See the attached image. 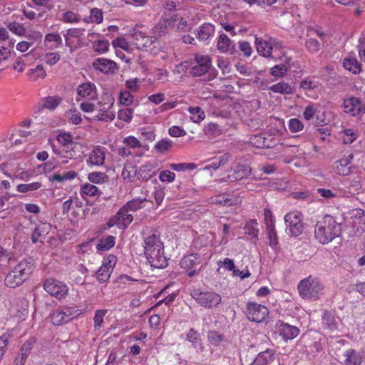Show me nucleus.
Returning <instances> with one entry per match:
<instances>
[{
  "label": "nucleus",
  "mask_w": 365,
  "mask_h": 365,
  "mask_svg": "<svg viewBox=\"0 0 365 365\" xmlns=\"http://www.w3.org/2000/svg\"><path fill=\"white\" fill-rule=\"evenodd\" d=\"M267 233L269 241V245L273 247L278 244V238L277 235V232L274 229V226L267 228Z\"/></svg>",
  "instance_id": "obj_61"
},
{
  "label": "nucleus",
  "mask_w": 365,
  "mask_h": 365,
  "mask_svg": "<svg viewBox=\"0 0 365 365\" xmlns=\"http://www.w3.org/2000/svg\"><path fill=\"white\" fill-rule=\"evenodd\" d=\"M121 175L124 180H128L132 182L137 175V169L131 164H125Z\"/></svg>",
  "instance_id": "obj_37"
},
{
  "label": "nucleus",
  "mask_w": 365,
  "mask_h": 365,
  "mask_svg": "<svg viewBox=\"0 0 365 365\" xmlns=\"http://www.w3.org/2000/svg\"><path fill=\"white\" fill-rule=\"evenodd\" d=\"M172 30L177 31H189L187 21L178 14H174L170 16Z\"/></svg>",
  "instance_id": "obj_26"
},
{
  "label": "nucleus",
  "mask_w": 365,
  "mask_h": 365,
  "mask_svg": "<svg viewBox=\"0 0 365 365\" xmlns=\"http://www.w3.org/2000/svg\"><path fill=\"white\" fill-rule=\"evenodd\" d=\"M14 268L27 279L34 269V260L32 257H26L21 260Z\"/></svg>",
  "instance_id": "obj_19"
},
{
  "label": "nucleus",
  "mask_w": 365,
  "mask_h": 365,
  "mask_svg": "<svg viewBox=\"0 0 365 365\" xmlns=\"http://www.w3.org/2000/svg\"><path fill=\"white\" fill-rule=\"evenodd\" d=\"M112 44L113 47H119L124 51H128L130 47V43L124 38L122 37H119L113 40Z\"/></svg>",
  "instance_id": "obj_63"
},
{
  "label": "nucleus",
  "mask_w": 365,
  "mask_h": 365,
  "mask_svg": "<svg viewBox=\"0 0 365 365\" xmlns=\"http://www.w3.org/2000/svg\"><path fill=\"white\" fill-rule=\"evenodd\" d=\"M344 111L352 116H357L365 113V106L359 98L351 97L344 101Z\"/></svg>",
  "instance_id": "obj_12"
},
{
  "label": "nucleus",
  "mask_w": 365,
  "mask_h": 365,
  "mask_svg": "<svg viewBox=\"0 0 365 365\" xmlns=\"http://www.w3.org/2000/svg\"><path fill=\"white\" fill-rule=\"evenodd\" d=\"M113 106L110 103L108 106V109ZM99 120H113L115 118V114L113 112L109 110H100L98 114L96 116Z\"/></svg>",
  "instance_id": "obj_53"
},
{
  "label": "nucleus",
  "mask_w": 365,
  "mask_h": 365,
  "mask_svg": "<svg viewBox=\"0 0 365 365\" xmlns=\"http://www.w3.org/2000/svg\"><path fill=\"white\" fill-rule=\"evenodd\" d=\"M81 191L83 194L89 196H96L98 194V187L93 185L86 183L82 186Z\"/></svg>",
  "instance_id": "obj_60"
},
{
  "label": "nucleus",
  "mask_w": 365,
  "mask_h": 365,
  "mask_svg": "<svg viewBox=\"0 0 365 365\" xmlns=\"http://www.w3.org/2000/svg\"><path fill=\"white\" fill-rule=\"evenodd\" d=\"M342 225L336 219L329 215H326L319 220L314 229V235L318 241L323 244H328L341 234Z\"/></svg>",
  "instance_id": "obj_1"
},
{
  "label": "nucleus",
  "mask_w": 365,
  "mask_h": 365,
  "mask_svg": "<svg viewBox=\"0 0 365 365\" xmlns=\"http://www.w3.org/2000/svg\"><path fill=\"white\" fill-rule=\"evenodd\" d=\"M58 142L63 146H68L75 143L73 141V136L68 133H60L57 136Z\"/></svg>",
  "instance_id": "obj_56"
},
{
  "label": "nucleus",
  "mask_w": 365,
  "mask_h": 365,
  "mask_svg": "<svg viewBox=\"0 0 365 365\" xmlns=\"http://www.w3.org/2000/svg\"><path fill=\"white\" fill-rule=\"evenodd\" d=\"M217 50L222 53H225L228 51V37L225 34H221L217 39Z\"/></svg>",
  "instance_id": "obj_41"
},
{
  "label": "nucleus",
  "mask_w": 365,
  "mask_h": 365,
  "mask_svg": "<svg viewBox=\"0 0 365 365\" xmlns=\"http://www.w3.org/2000/svg\"><path fill=\"white\" fill-rule=\"evenodd\" d=\"M29 74L31 77L34 76V80H36L38 78H43L46 76V72L43 66L41 64L37 65L35 68L30 69Z\"/></svg>",
  "instance_id": "obj_58"
},
{
  "label": "nucleus",
  "mask_w": 365,
  "mask_h": 365,
  "mask_svg": "<svg viewBox=\"0 0 365 365\" xmlns=\"http://www.w3.org/2000/svg\"><path fill=\"white\" fill-rule=\"evenodd\" d=\"M48 233V225L46 224H41L36 226L31 235V241L33 243L38 242L40 237L45 236Z\"/></svg>",
  "instance_id": "obj_33"
},
{
  "label": "nucleus",
  "mask_w": 365,
  "mask_h": 365,
  "mask_svg": "<svg viewBox=\"0 0 365 365\" xmlns=\"http://www.w3.org/2000/svg\"><path fill=\"white\" fill-rule=\"evenodd\" d=\"M305 47L311 53H317L321 48L320 43L315 38H309L305 41Z\"/></svg>",
  "instance_id": "obj_44"
},
{
  "label": "nucleus",
  "mask_w": 365,
  "mask_h": 365,
  "mask_svg": "<svg viewBox=\"0 0 365 365\" xmlns=\"http://www.w3.org/2000/svg\"><path fill=\"white\" fill-rule=\"evenodd\" d=\"M41 187V183L39 182H34L30 184H20L17 186V190L19 192L25 193L29 191L36 190Z\"/></svg>",
  "instance_id": "obj_47"
},
{
  "label": "nucleus",
  "mask_w": 365,
  "mask_h": 365,
  "mask_svg": "<svg viewBox=\"0 0 365 365\" xmlns=\"http://www.w3.org/2000/svg\"><path fill=\"white\" fill-rule=\"evenodd\" d=\"M105 161V152L103 148H95L90 154L89 163L93 165H101Z\"/></svg>",
  "instance_id": "obj_29"
},
{
  "label": "nucleus",
  "mask_w": 365,
  "mask_h": 365,
  "mask_svg": "<svg viewBox=\"0 0 365 365\" xmlns=\"http://www.w3.org/2000/svg\"><path fill=\"white\" fill-rule=\"evenodd\" d=\"M93 66L96 69L99 70L101 72L107 73H114V71L116 69V63L111 60L99 58L96 59L93 63Z\"/></svg>",
  "instance_id": "obj_20"
},
{
  "label": "nucleus",
  "mask_w": 365,
  "mask_h": 365,
  "mask_svg": "<svg viewBox=\"0 0 365 365\" xmlns=\"http://www.w3.org/2000/svg\"><path fill=\"white\" fill-rule=\"evenodd\" d=\"M284 219L287 234L292 237H297L302 233L304 227L302 222V215L300 212H290L285 215Z\"/></svg>",
  "instance_id": "obj_4"
},
{
  "label": "nucleus",
  "mask_w": 365,
  "mask_h": 365,
  "mask_svg": "<svg viewBox=\"0 0 365 365\" xmlns=\"http://www.w3.org/2000/svg\"><path fill=\"white\" fill-rule=\"evenodd\" d=\"M214 33V26L208 23L203 24L195 31L197 38L200 41L207 40L210 36H213Z\"/></svg>",
  "instance_id": "obj_22"
},
{
  "label": "nucleus",
  "mask_w": 365,
  "mask_h": 365,
  "mask_svg": "<svg viewBox=\"0 0 365 365\" xmlns=\"http://www.w3.org/2000/svg\"><path fill=\"white\" fill-rule=\"evenodd\" d=\"M322 325L324 329L331 331L337 329V322L331 312L326 311L322 316Z\"/></svg>",
  "instance_id": "obj_30"
},
{
  "label": "nucleus",
  "mask_w": 365,
  "mask_h": 365,
  "mask_svg": "<svg viewBox=\"0 0 365 365\" xmlns=\"http://www.w3.org/2000/svg\"><path fill=\"white\" fill-rule=\"evenodd\" d=\"M228 161V155L225 154L223 156L220 157V159H217L214 160L211 164L207 165L205 169H217L220 167H223L226 165Z\"/></svg>",
  "instance_id": "obj_55"
},
{
  "label": "nucleus",
  "mask_w": 365,
  "mask_h": 365,
  "mask_svg": "<svg viewBox=\"0 0 365 365\" xmlns=\"http://www.w3.org/2000/svg\"><path fill=\"white\" fill-rule=\"evenodd\" d=\"M90 19L92 23L101 24L103 19L102 10L98 8L91 9L90 11Z\"/></svg>",
  "instance_id": "obj_50"
},
{
  "label": "nucleus",
  "mask_w": 365,
  "mask_h": 365,
  "mask_svg": "<svg viewBox=\"0 0 365 365\" xmlns=\"http://www.w3.org/2000/svg\"><path fill=\"white\" fill-rule=\"evenodd\" d=\"M61 20L66 23H78L81 16L73 11H67L62 14Z\"/></svg>",
  "instance_id": "obj_52"
},
{
  "label": "nucleus",
  "mask_w": 365,
  "mask_h": 365,
  "mask_svg": "<svg viewBox=\"0 0 365 365\" xmlns=\"http://www.w3.org/2000/svg\"><path fill=\"white\" fill-rule=\"evenodd\" d=\"M186 340L192 344V346L196 348L201 341L200 334L193 328L190 329L186 336Z\"/></svg>",
  "instance_id": "obj_40"
},
{
  "label": "nucleus",
  "mask_w": 365,
  "mask_h": 365,
  "mask_svg": "<svg viewBox=\"0 0 365 365\" xmlns=\"http://www.w3.org/2000/svg\"><path fill=\"white\" fill-rule=\"evenodd\" d=\"M231 170L232 175H230V180H240L248 177L251 173L248 159L244 157L237 158L233 163Z\"/></svg>",
  "instance_id": "obj_7"
},
{
  "label": "nucleus",
  "mask_w": 365,
  "mask_h": 365,
  "mask_svg": "<svg viewBox=\"0 0 365 365\" xmlns=\"http://www.w3.org/2000/svg\"><path fill=\"white\" fill-rule=\"evenodd\" d=\"M190 294L198 304L207 308L215 307L221 302V297L212 292H201L195 289Z\"/></svg>",
  "instance_id": "obj_5"
},
{
  "label": "nucleus",
  "mask_w": 365,
  "mask_h": 365,
  "mask_svg": "<svg viewBox=\"0 0 365 365\" xmlns=\"http://www.w3.org/2000/svg\"><path fill=\"white\" fill-rule=\"evenodd\" d=\"M197 64L192 67L190 73L194 76H200L207 73L211 66L210 58L207 56H197Z\"/></svg>",
  "instance_id": "obj_16"
},
{
  "label": "nucleus",
  "mask_w": 365,
  "mask_h": 365,
  "mask_svg": "<svg viewBox=\"0 0 365 365\" xmlns=\"http://www.w3.org/2000/svg\"><path fill=\"white\" fill-rule=\"evenodd\" d=\"M108 178V175L101 172H93L88 175V180L93 183H103L106 181Z\"/></svg>",
  "instance_id": "obj_45"
},
{
  "label": "nucleus",
  "mask_w": 365,
  "mask_h": 365,
  "mask_svg": "<svg viewBox=\"0 0 365 365\" xmlns=\"http://www.w3.org/2000/svg\"><path fill=\"white\" fill-rule=\"evenodd\" d=\"M345 365H361L362 356L352 349H347L344 354Z\"/></svg>",
  "instance_id": "obj_25"
},
{
  "label": "nucleus",
  "mask_w": 365,
  "mask_h": 365,
  "mask_svg": "<svg viewBox=\"0 0 365 365\" xmlns=\"http://www.w3.org/2000/svg\"><path fill=\"white\" fill-rule=\"evenodd\" d=\"M76 177L75 171H69L63 174L55 173L49 177L51 181H58L59 182H63L67 180H71Z\"/></svg>",
  "instance_id": "obj_38"
},
{
  "label": "nucleus",
  "mask_w": 365,
  "mask_h": 365,
  "mask_svg": "<svg viewBox=\"0 0 365 365\" xmlns=\"http://www.w3.org/2000/svg\"><path fill=\"white\" fill-rule=\"evenodd\" d=\"M61 102V98L58 96H49L43 100L42 108L49 110L55 109Z\"/></svg>",
  "instance_id": "obj_36"
},
{
  "label": "nucleus",
  "mask_w": 365,
  "mask_h": 365,
  "mask_svg": "<svg viewBox=\"0 0 365 365\" xmlns=\"http://www.w3.org/2000/svg\"><path fill=\"white\" fill-rule=\"evenodd\" d=\"M119 101L121 104L129 106L133 101V96L129 91H123L120 93Z\"/></svg>",
  "instance_id": "obj_62"
},
{
  "label": "nucleus",
  "mask_w": 365,
  "mask_h": 365,
  "mask_svg": "<svg viewBox=\"0 0 365 365\" xmlns=\"http://www.w3.org/2000/svg\"><path fill=\"white\" fill-rule=\"evenodd\" d=\"M172 24L170 17H162L153 29V34L155 35V37L156 38H160L168 34L172 30Z\"/></svg>",
  "instance_id": "obj_18"
},
{
  "label": "nucleus",
  "mask_w": 365,
  "mask_h": 365,
  "mask_svg": "<svg viewBox=\"0 0 365 365\" xmlns=\"http://www.w3.org/2000/svg\"><path fill=\"white\" fill-rule=\"evenodd\" d=\"M274 135L269 133L264 132L252 135L250 138V143L258 148H269L275 145Z\"/></svg>",
  "instance_id": "obj_10"
},
{
  "label": "nucleus",
  "mask_w": 365,
  "mask_h": 365,
  "mask_svg": "<svg viewBox=\"0 0 365 365\" xmlns=\"http://www.w3.org/2000/svg\"><path fill=\"white\" fill-rule=\"evenodd\" d=\"M43 289L51 296L61 299L68 293L67 286L62 282L53 278L48 279L43 284Z\"/></svg>",
  "instance_id": "obj_9"
},
{
  "label": "nucleus",
  "mask_w": 365,
  "mask_h": 365,
  "mask_svg": "<svg viewBox=\"0 0 365 365\" xmlns=\"http://www.w3.org/2000/svg\"><path fill=\"white\" fill-rule=\"evenodd\" d=\"M237 208H230V221L232 220V222H230V227L232 226L234 228L237 227L239 225L238 222H241L243 220L242 214L237 212Z\"/></svg>",
  "instance_id": "obj_42"
},
{
  "label": "nucleus",
  "mask_w": 365,
  "mask_h": 365,
  "mask_svg": "<svg viewBox=\"0 0 365 365\" xmlns=\"http://www.w3.org/2000/svg\"><path fill=\"white\" fill-rule=\"evenodd\" d=\"M189 111L192 114L191 119L195 123L200 122L205 118V113L200 107H190Z\"/></svg>",
  "instance_id": "obj_49"
},
{
  "label": "nucleus",
  "mask_w": 365,
  "mask_h": 365,
  "mask_svg": "<svg viewBox=\"0 0 365 365\" xmlns=\"http://www.w3.org/2000/svg\"><path fill=\"white\" fill-rule=\"evenodd\" d=\"M200 255L193 253L184 257L180 261V266L187 272L190 277H193L200 270Z\"/></svg>",
  "instance_id": "obj_11"
},
{
  "label": "nucleus",
  "mask_w": 365,
  "mask_h": 365,
  "mask_svg": "<svg viewBox=\"0 0 365 365\" xmlns=\"http://www.w3.org/2000/svg\"><path fill=\"white\" fill-rule=\"evenodd\" d=\"M116 263V257L114 255H109L106 262L97 271L98 281L102 283L106 282L110 276L113 267Z\"/></svg>",
  "instance_id": "obj_14"
},
{
  "label": "nucleus",
  "mask_w": 365,
  "mask_h": 365,
  "mask_svg": "<svg viewBox=\"0 0 365 365\" xmlns=\"http://www.w3.org/2000/svg\"><path fill=\"white\" fill-rule=\"evenodd\" d=\"M173 144L172 140L163 139L155 144V148L158 153H164L173 146Z\"/></svg>",
  "instance_id": "obj_48"
},
{
  "label": "nucleus",
  "mask_w": 365,
  "mask_h": 365,
  "mask_svg": "<svg viewBox=\"0 0 365 365\" xmlns=\"http://www.w3.org/2000/svg\"><path fill=\"white\" fill-rule=\"evenodd\" d=\"M288 70L289 66L287 65L281 63L271 68L269 73L272 76L279 78L284 76Z\"/></svg>",
  "instance_id": "obj_39"
},
{
  "label": "nucleus",
  "mask_w": 365,
  "mask_h": 365,
  "mask_svg": "<svg viewBox=\"0 0 365 365\" xmlns=\"http://www.w3.org/2000/svg\"><path fill=\"white\" fill-rule=\"evenodd\" d=\"M304 125L301 120L297 118H292L289 121V129L292 133H296L302 130Z\"/></svg>",
  "instance_id": "obj_59"
},
{
  "label": "nucleus",
  "mask_w": 365,
  "mask_h": 365,
  "mask_svg": "<svg viewBox=\"0 0 365 365\" xmlns=\"http://www.w3.org/2000/svg\"><path fill=\"white\" fill-rule=\"evenodd\" d=\"M251 365H279V360L274 350L267 349L259 353Z\"/></svg>",
  "instance_id": "obj_13"
},
{
  "label": "nucleus",
  "mask_w": 365,
  "mask_h": 365,
  "mask_svg": "<svg viewBox=\"0 0 365 365\" xmlns=\"http://www.w3.org/2000/svg\"><path fill=\"white\" fill-rule=\"evenodd\" d=\"M255 43L257 51L259 55L264 57H271L272 46L270 42L257 38Z\"/></svg>",
  "instance_id": "obj_28"
},
{
  "label": "nucleus",
  "mask_w": 365,
  "mask_h": 365,
  "mask_svg": "<svg viewBox=\"0 0 365 365\" xmlns=\"http://www.w3.org/2000/svg\"><path fill=\"white\" fill-rule=\"evenodd\" d=\"M78 95L81 97L93 98L95 96V86L92 83H82L78 88Z\"/></svg>",
  "instance_id": "obj_32"
},
{
  "label": "nucleus",
  "mask_w": 365,
  "mask_h": 365,
  "mask_svg": "<svg viewBox=\"0 0 365 365\" xmlns=\"http://www.w3.org/2000/svg\"><path fill=\"white\" fill-rule=\"evenodd\" d=\"M319 83L317 81L304 79L301 81L300 87L304 90H314L318 88Z\"/></svg>",
  "instance_id": "obj_64"
},
{
  "label": "nucleus",
  "mask_w": 365,
  "mask_h": 365,
  "mask_svg": "<svg viewBox=\"0 0 365 365\" xmlns=\"http://www.w3.org/2000/svg\"><path fill=\"white\" fill-rule=\"evenodd\" d=\"M128 210L125 207H123L116 214V217L118 219V227L120 229H124L130 225L133 220V215L128 213Z\"/></svg>",
  "instance_id": "obj_23"
},
{
  "label": "nucleus",
  "mask_w": 365,
  "mask_h": 365,
  "mask_svg": "<svg viewBox=\"0 0 365 365\" xmlns=\"http://www.w3.org/2000/svg\"><path fill=\"white\" fill-rule=\"evenodd\" d=\"M25 280H26V279L24 278L19 271L14 268L6 274L4 282L7 287L15 288L21 285Z\"/></svg>",
  "instance_id": "obj_21"
},
{
  "label": "nucleus",
  "mask_w": 365,
  "mask_h": 365,
  "mask_svg": "<svg viewBox=\"0 0 365 365\" xmlns=\"http://www.w3.org/2000/svg\"><path fill=\"white\" fill-rule=\"evenodd\" d=\"M218 265L219 267L217 269V274L224 279H226L228 271V258L224 259L223 261H219Z\"/></svg>",
  "instance_id": "obj_57"
},
{
  "label": "nucleus",
  "mask_w": 365,
  "mask_h": 365,
  "mask_svg": "<svg viewBox=\"0 0 365 365\" xmlns=\"http://www.w3.org/2000/svg\"><path fill=\"white\" fill-rule=\"evenodd\" d=\"M8 28L12 33L18 36H22L26 35V30L25 27L19 23L12 22L9 24Z\"/></svg>",
  "instance_id": "obj_51"
},
{
  "label": "nucleus",
  "mask_w": 365,
  "mask_h": 365,
  "mask_svg": "<svg viewBox=\"0 0 365 365\" xmlns=\"http://www.w3.org/2000/svg\"><path fill=\"white\" fill-rule=\"evenodd\" d=\"M144 251L150 265L155 268H163L167 265L166 257L163 253V244L159 237L153 234L145 238Z\"/></svg>",
  "instance_id": "obj_2"
},
{
  "label": "nucleus",
  "mask_w": 365,
  "mask_h": 365,
  "mask_svg": "<svg viewBox=\"0 0 365 365\" xmlns=\"http://www.w3.org/2000/svg\"><path fill=\"white\" fill-rule=\"evenodd\" d=\"M153 167L150 164L143 165H142L138 173V178L139 179H142L144 180H147L152 177V174L150 173Z\"/></svg>",
  "instance_id": "obj_43"
},
{
  "label": "nucleus",
  "mask_w": 365,
  "mask_h": 365,
  "mask_svg": "<svg viewBox=\"0 0 365 365\" xmlns=\"http://www.w3.org/2000/svg\"><path fill=\"white\" fill-rule=\"evenodd\" d=\"M115 237L110 235L106 238H102L97 245L98 251H106L115 245Z\"/></svg>",
  "instance_id": "obj_34"
},
{
  "label": "nucleus",
  "mask_w": 365,
  "mask_h": 365,
  "mask_svg": "<svg viewBox=\"0 0 365 365\" xmlns=\"http://www.w3.org/2000/svg\"><path fill=\"white\" fill-rule=\"evenodd\" d=\"M109 48V42L108 40H98L93 43V50L98 53H103L106 52Z\"/></svg>",
  "instance_id": "obj_46"
},
{
  "label": "nucleus",
  "mask_w": 365,
  "mask_h": 365,
  "mask_svg": "<svg viewBox=\"0 0 365 365\" xmlns=\"http://www.w3.org/2000/svg\"><path fill=\"white\" fill-rule=\"evenodd\" d=\"M146 199H133L124 205L129 211H137L142 207V204L146 202Z\"/></svg>",
  "instance_id": "obj_54"
},
{
  "label": "nucleus",
  "mask_w": 365,
  "mask_h": 365,
  "mask_svg": "<svg viewBox=\"0 0 365 365\" xmlns=\"http://www.w3.org/2000/svg\"><path fill=\"white\" fill-rule=\"evenodd\" d=\"M268 314L269 311L265 306L251 302L247 303L246 314L250 320L262 322Z\"/></svg>",
  "instance_id": "obj_8"
},
{
  "label": "nucleus",
  "mask_w": 365,
  "mask_h": 365,
  "mask_svg": "<svg viewBox=\"0 0 365 365\" xmlns=\"http://www.w3.org/2000/svg\"><path fill=\"white\" fill-rule=\"evenodd\" d=\"M268 90L282 95H289L294 92V87L283 81L269 86Z\"/></svg>",
  "instance_id": "obj_24"
},
{
  "label": "nucleus",
  "mask_w": 365,
  "mask_h": 365,
  "mask_svg": "<svg viewBox=\"0 0 365 365\" xmlns=\"http://www.w3.org/2000/svg\"><path fill=\"white\" fill-rule=\"evenodd\" d=\"M257 225L258 223L256 220H250L244 227L245 234L248 235L250 239H257L259 233Z\"/></svg>",
  "instance_id": "obj_31"
},
{
  "label": "nucleus",
  "mask_w": 365,
  "mask_h": 365,
  "mask_svg": "<svg viewBox=\"0 0 365 365\" xmlns=\"http://www.w3.org/2000/svg\"><path fill=\"white\" fill-rule=\"evenodd\" d=\"M134 43L138 49L157 54L160 51L159 41L155 36H145L142 33L134 34Z\"/></svg>",
  "instance_id": "obj_6"
},
{
  "label": "nucleus",
  "mask_w": 365,
  "mask_h": 365,
  "mask_svg": "<svg viewBox=\"0 0 365 365\" xmlns=\"http://www.w3.org/2000/svg\"><path fill=\"white\" fill-rule=\"evenodd\" d=\"M354 154L350 153L347 157L340 159L336 162L335 170L337 174L346 176L352 173V167L351 166Z\"/></svg>",
  "instance_id": "obj_17"
},
{
  "label": "nucleus",
  "mask_w": 365,
  "mask_h": 365,
  "mask_svg": "<svg viewBox=\"0 0 365 365\" xmlns=\"http://www.w3.org/2000/svg\"><path fill=\"white\" fill-rule=\"evenodd\" d=\"M345 69L351 71L353 73H359L361 71L360 64L354 58H345L343 62Z\"/></svg>",
  "instance_id": "obj_35"
},
{
  "label": "nucleus",
  "mask_w": 365,
  "mask_h": 365,
  "mask_svg": "<svg viewBox=\"0 0 365 365\" xmlns=\"http://www.w3.org/2000/svg\"><path fill=\"white\" fill-rule=\"evenodd\" d=\"M298 290L303 299L316 300L323 294L324 286L319 279L309 276L300 281Z\"/></svg>",
  "instance_id": "obj_3"
},
{
  "label": "nucleus",
  "mask_w": 365,
  "mask_h": 365,
  "mask_svg": "<svg viewBox=\"0 0 365 365\" xmlns=\"http://www.w3.org/2000/svg\"><path fill=\"white\" fill-rule=\"evenodd\" d=\"M51 322L55 325H61L71 320L69 311H54L51 314Z\"/></svg>",
  "instance_id": "obj_27"
},
{
  "label": "nucleus",
  "mask_w": 365,
  "mask_h": 365,
  "mask_svg": "<svg viewBox=\"0 0 365 365\" xmlns=\"http://www.w3.org/2000/svg\"><path fill=\"white\" fill-rule=\"evenodd\" d=\"M277 331L284 341L293 339L299 334V329L288 323L279 321L277 324Z\"/></svg>",
  "instance_id": "obj_15"
}]
</instances>
